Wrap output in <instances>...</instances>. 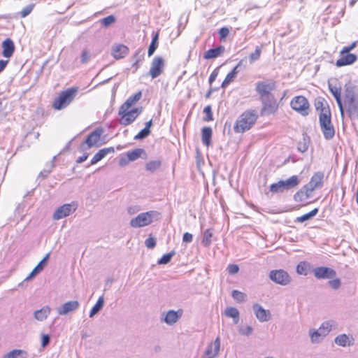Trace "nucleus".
Instances as JSON below:
<instances>
[{
  "instance_id": "nucleus-61",
  "label": "nucleus",
  "mask_w": 358,
  "mask_h": 358,
  "mask_svg": "<svg viewBox=\"0 0 358 358\" xmlns=\"http://www.w3.org/2000/svg\"><path fill=\"white\" fill-rule=\"evenodd\" d=\"M88 155H88L87 153H85V154H84L83 155H82V156L79 157L76 159V162H77L78 164H80V163H82V162H85V161L87 159Z\"/></svg>"
},
{
  "instance_id": "nucleus-23",
  "label": "nucleus",
  "mask_w": 358,
  "mask_h": 358,
  "mask_svg": "<svg viewBox=\"0 0 358 358\" xmlns=\"http://www.w3.org/2000/svg\"><path fill=\"white\" fill-rule=\"evenodd\" d=\"M79 307V303L77 301H70L64 303L57 309V313L60 315H64L70 312L77 310Z\"/></svg>"
},
{
  "instance_id": "nucleus-24",
  "label": "nucleus",
  "mask_w": 358,
  "mask_h": 358,
  "mask_svg": "<svg viewBox=\"0 0 358 358\" xmlns=\"http://www.w3.org/2000/svg\"><path fill=\"white\" fill-rule=\"evenodd\" d=\"M115 152V148L113 147L104 148L99 150L92 158L90 164L92 165L98 163L99 161L103 159L106 155L109 154H113Z\"/></svg>"
},
{
  "instance_id": "nucleus-1",
  "label": "nucleus",
  "mask_w": 358,
  "mask_h": 358,
  "mask_svg": "<svg viewBox=\"0 0 358 358\" xmlns=\"http://www.w3.org/2000/svg\"><path fill=\"white\" fill-rule=\"evenodd\" d=\"M315 108L318 114L319 124L325 139L330 140L335 135V128L331 122V112L327 101L322 97L315 101Z\"/></svg>"
},
{
  "instance_id": "nucleus-25",
  "label": "nucleus",
  "mask_w": 358,
  "mask_h": 358,
  "mask_svg": "<svg viewBox=\"0 0 358 358\" xmlns=\"http://www.w3.org/2000/svg\"><path fill=\"white\" fill-rule=\"evenodd\" d=\"M126 155L129 159L130 162H134L139 158L147 159L148 154L145 150L143 148H136L131 151H128Z\"/></svg>"
},
{
  "instance_id": "nucleus-32",
  "label": "nucleus",
  "mask_w": 358,
  "mask_h": 358,
  "mask_svg": "<svg viewBox=\"0 0 358 358\" xmlns=\"http://www.w3.org/2000/svg\"><path fill=\"white\" fill-rule=\"evenodd\" d=\"M181 314L178 315V313L174 310H169L165 317L164 321L169 324H172L177 322Z\"/></svg>"
},
{
  "instance_id": "nucleus-42",
  "label": "nucleus",
  "mask_w": 358,
  "mask_h": 358,
  "mask_svg": "<svg viewBox=\"0 0 358 358\" xmlns=\"http://www.w3.org/2000/svg\"><path fill=\"white\" fill-rule=\"evenodd\" d=\"M231 296L233 299L237 302H243L246 299V294L238 290H234L232 292Z\"/></svg>"
},
{
  "instance_id": "nucleus-6",
  "label": "nucleus",
  "mask_w": 358,
  "mask_h": 358,
  "mask_svg": "<svg viewBox=\"0 0 358 358\" xmlns=\"http://www.w3.org/2000/svg\"><path fill=\"white\" fill-rule=\"evenodd\" d=\"M299 182V177L297 176H292L287 180H281L271 184L269 187V190L274 194L280 193L296 187Z\"/></svg>"
},
{
  "instance_id": "nucleus-52",
  "label": "nucleus",
  "mask_w": 358,
  "mask_h": 358,
  "mask_svg": "<svg viewBox=\"0 0 358 358\" xmlns=\"http://www.w3.org/2000/svg\"><path fill=\"white\" fill-rule=\"evenodd\" d=\"M145 245L148 248L152 249L156 245V241L153 237L150 236L145 240Z\"/></svg>"
},
{
  "instance_id": "nucleus-56",
  "label": "nucleus",
  "mask_w": 358,
  "mask_h": 358,
  "mask_svg": "<svg viewBox=\"0 0 358 358\" xmlns=\"http://www.w3.org/2000/svg\"><path fill=\"white\" fill-rule=\"evenodd\" d=\"M329 284L333 289H336L340 287L341 281L338 278H335L331 280H329Z\"/></svg>"
},
{
  "instance_id": "nucleus-48",
  "label": "nucleus",
  "mask_w": 358,
  "mask_h": 358,
  "mask_svg": "<svg viewBox=\"0 0 358 358\" xmlns=\"http://www.w3.org/2000/svg\"><path fill=\"white\" fill-rule=\"evenodd\" d=\"M331 329V325L329 322L323 323L319 329V331L322 332L323 336L327 334Z\"/></svg>"
},
{
  "instance_id": "nucleus-7",
  "label": "nucleus",
  "mask_w": 358,
  "mask_h": 358,
  "mask_svg": "<svg viewBox=\"0 0 358 358\" xmlns=\"http://www.w3.org/2000/svg\"><path fill=\"white\" fill-rule=\"evenodd\" d=\"M343 102L347 106V112L350 118H352L357 112L358 101L354 90L350 87H345L343 92Z\"/></svg>"
},
{
  "instance_id": "nucleus-18",
  "label": "nucleus",
  "mask_w": 358,
  "mask_h": 358,
  "mask_svg": "<svg viewBox=\"0 0 358 358\" xmlns=\"http://www.w3.org/2000/svg\"><path fill=\"white\" fill-rule=\"evenodd\" d=\"M313 274L317 279L333 278L336 276V271L328 267H317L313 269Z\"/></svg>"
},
{
  "instance_id": "nucleus-33",
  "label": "nucleus",
  "mask_w": 358,
  "mask_h": 358,
  "mask_svg": "<svg viewBox=\"0 0 358 358\" xmlns=\"http://www.w3.org/2000/svg\"><path fill=\"white\" fill-rule=\"evenodd\" d=\"M159 31H157L152 37L151 43L148 48V55L151 57L158 47Z\"/></svg>"
},
{
  "instance_id": "nucleus-38",
  "label": "nucleus",
  "mask_w": 358,
  "mask_h": 358,
  "mask_svg": "<svg viewBox=\"0 0 358 358\" xmlns=\"http://www.w3.org/2000/svg\"><path fill=\"white\" fill-rule=\"evenodd\" d=\"M310 266L306 262H301L296 266V272L300 275H306L308 274Z\"/></svg>"
},
{
  "instance_id": "nucleus-13",
  "label": "nucleus",
  "mask_w": 358,
  "mask_h": 358,
  "mask_svg": "<svg viewBox=\"0 0 358 358\" xmlns=\"http://www.w3.org/2000/svg\"><path fill=\"white\" fill-rule=\"evenodd\" d=\"M76 205L66 203L59 207L54 213L52 218L55 220L62 219L66 216H69L71 213L76 211Z\"/></svg>"
},
{
  "instance_id": "nucleus-31",
  "label": "nucleus",
  "mask_w": 358,
  "mask_h": 358,
  "mask_svg": "<svg viewBox=\"0 0 358 358\" xmlns=\"http://www.w3.org/2000/svg\"><path fill=\"white\" fill-rule=\"evenodd\" d=\"M27 352L23 350H13L6 354L3 358H26Z\"/></svg>"
},
{
  "instance_id": "nucleus-37",
  "label": "nucleus",
  "mask_w": 358,
  "mask_h": 358,
  "mask_svg": "<svg viewBox=\"0 0 358 358\" xmlns=\"http://www.w3.org/2000/svg\"><path fill=\"white\" fill-rule=\"evenodd\" d=\"M49 255H46L45 257L37 264V266L30 273L29 278H31L35 275L37 273L43 270L45 262L48 260Z\"/></svg>"
},
{
  "instance_id": "nucleus-22",
  "label": "nucleus",
  "mask_w": 358,
  "mask_h": 358,
  "mask_svg": "<svg viewBox=\"0 0 358 358\" xmlns=\"http://www.w3.org/2000/svg\"><path fill=\"white\" fill-rule=\"evenodd\" d=\"M252 308L255 316L260 322H266L270 319L271 314L268 310H265L257 303L254 304Z\"/></svg>"
},
{
  "instance_id": "nucleus-29",
  "label": "nucleus",
  "mask_w": 358,
  "mask_h": 358,
  "mask_svg": "<svg viewBox=\"0 0 358 358\" xmlns=\"http://www.w3.org/2000/svg\"><path fill=\"white\" fill-rule=\"evenodd\" d=\"M212 129L209 127H205L202 129L201 131V138L202 142L206 146H209L211 144V137H212Z\"/></svg>"
},
{
  "instance_id": "nucleus-62",
  "label": "nucleus",
  "mask_w": 358,
  "mask_h": 358,
  "mask_svg": "<svg viewBox=\"0 0 358 358\" xmlns=\"http://www.w3.org/2000/svg\"><path fill=\"white\" fill-rule=\"evenodd\" d=\"M8 63V60H0V73L6 68Z\"/></svg>"
},
{
  "instance_id": "nucleus-15",
  "label": "nucleus",
  "mask_w": 358,
  "mask_h": 358,
  "mask_svg": "<svg viewBox=\"0 0 358 358\" xmlns=\"http://www.w3.org/2000/svg\"><path fill=\"white\" fill-rule=\"evenodd\" d=\"M357 60V56L355 54L348 52L341 53L340 51V57L336 62V66L337 67H342L345 66H349L354 64Z\"/></svg>"
},
{
  "instance_id": "nucleus-35",
  "label": "nucleus",
  "mask_w": 358,
  "mask_h": 358,
  "mask_svg": "<svg viewBox=\"0 0 358 358\" xmlns=\"http://www.w3.org/2000/svg\"><path fill=\"white\" fill-rule=\"evenodd\" d=\"M224 313L226 316L233 318L234 320L235 323L238 322L239 317V312L236 308L227 307L225 309Z\"/></svg>"
},
{
  "instance_id": "nucleus-50",
  "label": "nucleus",
  "mask_w": 358,
  "mask_h": 358,
  "mask_svg": "<svg viewBox=\"0 0 358 358\" xmlns=\"http://www.w3.org/2000/svg\"><path fill=\"white\" fill-rule=\"evenodd\" d=\"M90 59V53L89 52V51H87L86 50H83L82 54H81V59H80L81 63L85 64V63L88 62Z\"/></svg>"
},
{
  "instance_id": "nucleus-3",
  "label": "nucleus",
  "mask_w": 358,
  "mask_h": 358,
  "mask_svg": "<svg viewBox=\"0 0 358 358\" xmlns=\"http://www.w3.org/2000/svg\"><path fill=\"white\" fill-rule=\"evenodd\" d=\"M259 115L255 110L248 109L243 112L234 124L235 133L243 134L250 130L256 124Z\"/></svg>"
},
{
  "instance_id": "nucleus-8",
  "label": "nucleus",
  "mask_w": 358,
  "mask_h": 358,
  "mask_svg": "<svg viewBox=\"0 0 358 358\" xmlns=\"http://www.w3.org/2000/svg\"><path fill=\"white\" fill-rule=\"evenodd\" d=\"M276 88V83L273 80L258 81L255 85V90L259 99L274 96L273 91Z\"/></svg>"
},
{
  "instance_id": "nucleus-59",
  "label": "nucleus",
  "mask_w": 358,
  "mask_h": 358,
  "mask_svg": "<svg viewBox=\"0 0 358 358\" xmlns=\"http://www.w3.org/2000/svg\"><path fill=\"white\" fill-rule=\"evenodd\" d=\"M320 336H323L321 331H315L310 333V338L313 342H316L318 341V338Z\"/></svg>"
},
{
  "instance_id": "nucleus-17",
  "label": "nucleus",
  "mask_w": 358,
  "mask_h": 358,
  "mask_svg": "<svg viewBox=\"0 0 358 358\" xmlns=\"http://www.w3.org/2000/svg\"><path fill=\"white\" fill-rule=\"evenodd\" d=\"M220 338L217 337L213 343L208 345L206 350L203 352L202 358H215L220 351Z\"/></svg>"
},
{
  "instance_id": "nucleus-41",
  "label": "nucleus",
  "mask_w": 358,
  "mask_h": 358,
  "mask_svg": "<svg viewBox=\"0 0 358 358\" xmlns=\"http://www.w3.org/2000/svg\"><path fill=\"white\" fill-rule=\"evenodd\" d=\"M262 46H257L254 52H252L249 55V60L250 63L258 60L260 58L262 54Z\"/></svg>"
},
{
  "instance_id": "nucleus-58",
  "label": "nucleus",
  "mask_w": 358,
  "mask_h": 358,
  "mask_svg": "<svg viewBox=\"0 0 358 358\" xmlns=\"http://www.w3.org/2000/svg\"><path fill=\"white\" fill-rule=\"evenodd\" d=\"M50 343V336L48 334H43L41 336V345L42 347L47 346Z\"/></svg>"
},
{
  "instance_id": "nucleus-47",
  "label": "nucleus",
  "mask_w": 358,
  "mask_h": 358,
  "mask_svg": "<svg viewBox=\"0 0 358 358\" xmlns=\"http://www.w3.org/2000/svg\"><path fill=\"white\" fill-rule=\"evenodd\" d=\"M34 8V4H30L25 6L22 11L20 12V17H25L28 15H29Z\"/></svg>"
},
{
  "instance_id": "nucleus-16",
  "label": "nucleus",
  "mask_w": 358,
  "mask_h": 358,
  "mask_svg": "<svg viewBox=\"0 0 358 358\" xmlns=\"http://www.w3.org/2000/svg\"><path fill=\"white\" fill-rule=\"evenodd\" d=\"M324 177V176L322 172H316L313 175L308 183L305 185V186L313 192L315 189L320 188L322 186Z\"/></svg>"
},
{
  "instance_id": "nucleus-11",
  "label": "nucleus",
  "mask_w": 358,
  "mask_h": 358,
  "mask_svg": "<svg viewBox=\"0 0 358 358\" xmlns=\"http://www.w3.org/2000/svg\"><path fill=\"white\" fill-rule=\"evenodd\" d=\"M152 211L142 213L130 221V225L134 228L147 226L152 222Z\"/></svg>"
},
{
  "instance_id": "nucleus-27",
  "label": "nucleus",
  "mask_w": 358,
  "mask_h": 358,
  "mask_svg": "<svg viewBox=\"0 0 358 358\" xmlns=\"http://www.w3.org/2000/svg\"><path fill=\"white\" fill-rule=\"evenodd\" d=\"M329 90L336 101V103L338 106V108H339V110L341 112V117H343L344 116V108H343V101H342V98H341V89L339 87H337L335 86V87H330Z\"/></svg>"
},
{
  "instance_id": "nucleus-64",
  "label": "nucleus",
  "mask_w": 358,
  "mask_h": 358,
  "mask_svg": "<svg viewBox=\"0 0 358 358\" xmlns=\"http://www.w3.org/2000/svg\"><path fill=\"white\" fill-rule=\"evenodd\" d=\"M245 329H246V330H247V331L245 332V334H250V333L252 332V327H249V326L246 327V328H245Z\"/></svg>"
},
{
  "instance_id": "nucleus-20",
  "label": "nucleus",
  "mask_w": 358,
  "mask_h": 358,
  "mask_svg": "<svg viewBox=\"0 0 358 358\" xmlns=\"http://www.w3.org/2000/svg\"><path fill=\"white\" fill-rule=\"evenodd\" d=\"M129 52V48L123 44H115L111 48V55L116 59L125 57Z\"/></svg>"
},
{
  "instance_id": "nucleus-45",
  "label": "nucleus",
  "mask_w": 358,
  "mask_h": 358,
  "mask_svg": "<svg viewBox=\"0 0 358 358\" xmlns=\"http://www.w3.org/2000/svg\"><path fill=\"white\" fill-rule=\"evenodd\" d=\"M203 113L206 115V117L203 118L204 121L210 122L213 120V113L211 110L210 106H207L203 108Z\"/></svg>"
},
{
  "instance_id": "nucleus-36",
  "label": "nucleus",
  "mask_w": 358,
  "mask_h": 358,
  "mask_svg": "<svg viewBox=\"0 0 358 358\" xmlns=\"http://www.w3.org/2000/svg\"><path fill=\"white\" fill-rule=\"evenodd\" d=\"M318 213V208H315L313 209L309 213L304 214L301 216L297 217L295 220V222H303L306 220L311 219L313 217H314L317 213Z\"/></svg>"
},
{
  "instance_id": "nucleus-26",
  "label": "nucleus",
  "mask_w": 358,
  "mask_h": 358,
  "mask_svg": "<svg viewBox=\"0 0 358 358\" xmlns=\"http://www.w3.org/2000/svg\"><path fill=\"white\" fill-rule=\"evenodd\" d=\"M2 54L5 57H10L15 51V45L10 38L6 39L2 43Z\"/></svg>"
},
{
  "instance_id": "nucleus-46",
  "label": "nucleus",
  "mask_w": 358,
  "mask_h": 358,
  "mask_svg": "<svg viewBox=\"0 0 358 358\" xmlns=\"http://www.w3.org/2000/svg\"><path fill=\"white\" fill-rule=\"evenodd\" d=\"M115 21V17L113 15H109L101 20V22L104 27L110 25L114 23Z\"/></svg>"
},
{
  "instance_id": "nucleus-5",
  "label": "nucleus",
  "mask_w": 358,
  "mask_h": 358,
  "mask_svg": "<svg viewBox=\"0 0 358 358\" xmlns=\"http://www.w3.org/2000/svg\"><path fill=\"white\" fill-rule=\"evenodd\" d=\"M291 108L303 117L308 116L311 110L308 99L303 95L294 96L290 101Z\"/></svg>"
},
{
  "instance_id": "nucleus-63",
  "label": "nucleus",
  "mask_w": 358,
  "mask_h": 358,
  "mask_svg": "<svg viewBox=\"0 0 358 358\" xmlns=\"http://www.w3.org/2000/svg\"><path fill=\"white\" fill-rule=\"evenodd\" d=\"M151 126H152V120H150V121H148L145 123V129H148V130H150V128Z\"/></svg>"
},
{
  "instance_id": "nucleus-12",
  "label": "nucleus",
  "mask_w": 358,
  "mask_h": 358,
  "mask_svg": "<svg viewBox=\"0 0 358 358\" xmlns=\"http://www.w3.org/2000/svg\"><path fill=\"white\" fill-rule=\"evenodd\" d=\"M313 194V192L304 185L294 194L293 199L301 206H305L309 203L307 201L312 196Z\"/></svg>"
},
{
  "instance_id": "nucleus-43",
  "label": "nucleus",
  "mask_w": 358,
  "mask_h": 358,
  "mask_svg": "<svg viewBox=\"0 0 358 358\" xmlns=\"http://www.w3.org/2000/svg\"><path fill=\"white\" fill-rule=\"evenodd\" d=\"M213 237V233L210 229H206L203 233V237L202 239V243L205 246H208L211 243V238Z\"/></svg>"
},
{
  "instance_id": "nucleus-2",
  "label": "nucleus",
  "mask_w": 358,
  "mask_h": 358,
  "mask_svg": "<svg viewBox=\"0 0 358 358\" xmlns=\"http://www.w3.org/2000/svg\"><path fill=\"white\" fill-rule=\"evenodd\" d=\"M142 93L141 91L130 96L120 106L118 115L120 117L119 123L123 126H128L132 124L136 119L141 114L142 108L135 107L134 105L141 99Z\"/></svg>"
},
{
  "instance_id": "nucleus-49",
  "label": "nucleus",
  "mask_w": 358,
  "mask_h": 358,
  "mask_svg": "<svg viewBox=\"0 0 358 358\" xmlns=\"http://www.w3.org/2000/svg\"><path fill=\"white\" fill-rule=\"evenodd\" d=\"M219 36H220V41H224L225 38H227V36L229 35V30L227 27H222L220 30H219Z\"/></svg>"
},
{
  "instance_id": "nucleus-54",
  "label": "nucleus",
  "mask_w": 358,
  "mask_h": 358,
  "mask_svg": "<svg viewBox=\"0 0 358 358\" xmlns=\"http://www.w3.org/2000/svg\"><path fill=\"white\" fill-rule=\"evenodd\" d=\"M131 162L129 161V157H127V155H125L124 156H122L119 159V165L121 167H124V166H126L127 165H128Z\"/></svg>"
},
{
  "instance_id": "nucleus-21",
  "label": "nucleus",
  "mask_w": 358,
  "mask_h": 358,
  "mask_svg": "<svg viewBox=\"0 0 358 358\" xmlns=\"http://www.w3.org/2000/svg\"><path fill=\"white\" fill-rule=\"evenodd\" d=\"M243 62V60L241 59L238 63V64L229 73H227V75L226 76L225 78L224 79V80L221 85V87L222 88H226L231 83H233L235 80V79L237 76V74L239 72L238 67L242 64Z\"/></svg>"
},
{
  "instance_id": "nucleus-57",
  "label": "nucleus",
  "mask_w": 358,
  "mask_h": 358,
  "mask_svg": "<svg viewBox=\"0 0 358 358\" xmlns=\"http://www.w3.org/2000/svg\"><path fill=\"white\" fill-rule=\"evenodd\" d=\"M218 73L219 72L217 69H215L213 71L208 78V82L210 85H212V83L215 80L216 78L218 76Z\"/></svg>"
},
{
  "instance_id": "nucleus-14",
  "label": "nucleus",
  "mask_w": 358,
  "mask_h": 358,
  "mask_svg": "<svg viewBox=\"0 0 358 358\" xmlns=\"http://www.w3.org/2000/svg\"><path fill=\"white\" fill-rule=\"evenodd\" d=\"M164 67V59L161 57H156L151 63L149 74L152 78L158 77L163 72Z\"/></svg>"
},
{
  "instance_id": "nucleus-34",
  "label": "nucleus",
  "mask_w": 358,
  "mask_h": 358,
  "mask_svg": "<svg viewBox=\"0 0 358 358\" xmlns=\"http://www.w3.org/2000/svg\"><path fill=\"white\" fill-rule=\"evenodd\" d=\"M162 165L160 160H152L145 164L146 171L153 173L157 171Z\"/></svg>"
},
{
  "instance_id": "nucleus-9",
  "label": "nucleus",
  "mask_w": 358,
  "mask_h": 358,
  "mask_svg": "<svg viewBox=\"0 0 358 358\" xmlns=\"http://www.w3.org/2000/svg\"><path fill=\"white\" fill-rule=\"evenodd\" d=\"M259 99L262 104L261 108V115L262 116L275 114L278 110L279 104L274 96Z\"/></svg>"
},
{
  "instance_id": "nucleus-39",
  "label": "nucleus",
  "mask_w": 358,
  "mask_h": 358,
  "mask_svg": "<svg viewBox=\"0 0 358 358\" xmlns=\"http://www.w3.org/2000/svg\"><path fill=\"white\" fill-rule=\"evenodd\" d=\"M103 299L100 297L95 305L92 307L90 313V317H93L95 314H96L103 307Z\"/></svg>"
},
{
  "instance_id": "nucleus-44",
  "label": "nucleus",
  "mask_w": 358,
  "mask_h": 358,
  "mask_svg": "<svg viewBox=\"0 0 358 358\" xmlns=\"http://www.w3.org/2000/svg\"><path fill=\"white\" fill-rule=\"evenodd\" d=\"M175 253H176L175 251L173 250V251H171V252H169L167 254L164 255L158 260L157 263L159 264H168L171 261L172 257L175 255Z\"/></svg>"
},
{
  "instance_id": "nucleus-19",
  "label": "nucleus",
  "mask_w": 358,
  "mask_h": 358,
  "mask_svg": "<svg viewBox=\"0 0 358 358\" xmlns=\"http://www.w3.org/2000/svg\"><path fill=\"white\" fill-rule=\"evenodd\" d=\"M103 133L102 128H97L92 131L87 137L85 140V143L87 145L88 148H92L93 146H99V142L101 138V136Z\"/></svg>"
},
{
  "instance_id": "nucleus-10",
  "label": "nucleus",
  "mask_w": 358,
  "mask_h": 358,
  "mask_svg": "<svg viewBox=\"0 0 358 358\" xmlns=\"http://www.w3.org/2000/svg\"><path fill=\"white\" fill-rule=\"evenodd\" d=\"M269 278L274 282L281 285H287L291 281V278L288 273L282 269L271 271Z\"/></svg>"
},
{
  "instance_id": "nucleus-55",
  "label": "nucleus",
  "mask_w": 358,
  "mask_h": 358,
  "mask_svg": "<svg viewBox=\"0 0 358 358\" xmlns=\"http://www.w3.org/2000/svg\"><path fill=\"white\" fill-rule=\"evenodd\" d=\"M227 271L229 272V274H236L239 271V268L238 266V265L236 264H229L228 266H227Z\"/></svg>"
},
{
  "instance_id": "nucleus-4",
  "label": "nucleus",
  "mask_w": 358,
  "mask_h": 358,
  "mask_svg": "<svg viewBox=\"0 0 358 358\" xmlns=\"http://www.w3.org/2000/svg\"><path fill=\"white\" fill-rule=\"evenodd\" d=\"M78 87H73L61 91L53 100L52 106L55 110H62L71 104L78 94Z\"/></svg>"
},
{
  "instance_id": "nucleus-30",
  "label": "nucleus",
  "mask_w": 358,
  "mask_h": 358,
  "mask_svg": "<svg viewBox=\"0 0 358 358\" xmlns=\"http://www.w3.org/2000/svg\"><path fill=\"white\" fill-rule=\"evenodd\" d=\"M50 307L44 306L34 313V317L37 320L43 321L50 315Z\"/></svg>"
},
{
  "instance_id": "nucleus-40",
  "label": "nucleus",
  "mask_w": 358,
  "mask_h": 358,
  "mask_svg": "<svg viewBox=\"0 0 358 358\" xmlns=\"http://www.w3.org/2000/svg\"><path fill=\"white\" fill-rule=\"evenodd\" d=\"M335 342L338 345H341L343 347H345L347 345L350 344L349 337L345 334H341V335L338 336L335 338Z\"/></svg>"
},
{
  "instance_id": "nucleus-53",
  "label": "nucleus",
  "mask_w": 358,
  "mask_h": 358,
  "mask_svg": "<svg viewBox=\"0 0 358 358\" xmlns=\"http://www.w3.org/2000/svg\"><path fill=\"white\" fill-rule=\"evenodd\" d=\"M357 41H354L350 45L343 47L341 50V53L350 52V51L352 50L357 46Z\"/></svg>"
},
{
  "instance_id": "nucleus-51",
  "label": "nucleus",
  "mask_w": 358,
  "mask_h": 358,
  "mask_svg": "<svg viewBox=\"0 0 358 358\" xmlns=\"http://www.w3.org/2000/svg\"><path fill=\"white\" fill-rule=\"evenodd\" d=\"M150 133V131L148 129H143L138 134L135 136V139H141L146 136H148Z\"/></svg>"
},
{
  "instance_id": "nucleus-28",
  "label": "nucleus",
  "mask_w": 358,
  "mask_h": 358,
  "mask_svg": "<svg viewBox=\"0 0 358 358\" xmlns=\"http://www.w3.org/2000/svg\"><path fill=\"white\" fill-rule=\"evenodd\" d=\"M224 52V47L222 45H220L216 48H213L207 50L203 54V58L205 59H210L217 58V57L222 55Z\"/></svg>"
},
{
  "instance_id": "nucleus-60",
  "label": "nucleus",
  "mask_w": 358,
  "mask_h": 358,
  "mask_svg": "<svg viewBox=\"0 0 358 358\" xmlns=\"http://www.w3.org/2000/svg\"><path fill=\"white\" fill-rule=\"evenodd\" d=\"M192 239H193V236H192V234H191L190 233L185 232L183 234V236H182L183 242L190 243L192 241Z\"/></svg>"
}]
</instances>
